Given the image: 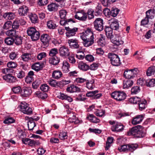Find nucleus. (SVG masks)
Segmentation results:
<instances>
[{
    "label": "nucleus",
    "instance_id": "27",
    "mask_svg": "<svg viewBox=\"0 0 155 155\" xmlns=\"http://www.w3.org/2000/svg\"><path fill=\"white\" fill-rule=\"evenodd\" d=\"M70 68V64L67 61H64L63 62L62 69L64 72L67 73L69 71V69Z\"/></svg>",
    "mask_w": 155,
    "mask_h": 155
},
{
    "label": "nucleus",
    "instance_id": "7",
    "mask_svg": "<svg viewBox=\"0 0 155 155\" xmlns=\"http://www.w3.org/2000/svg\"><path fill=\"white\" fill-rule=\"evenodd\" d=\"M81 38L94 41V34L90 29H87L80 36Z\"/></svg>",
    "mask_w": 155,
    "mask_h": 155
},
{
    "label": "nucleus",
    "instance_id": "39",
    "mask_svg": "<svg viewBox=\"0 0 155 155\" xmlns=\"http://www.w3.org/2000/svg\"><path fill=\"white\" fill-rule=\"evenodd\" d=\"M35 94L37 97L43 100L46 99L48 97L47 94L44 92L38 91L35 92Z\"/></svg>",
    "mask_w": 155,
    "mask_h": 155
},
{
    "label": "nucleus",
    "instance_id": "43",
    "mask_svg": "<svg viewBox=\"0 0 155 155\" xmlns=\"http://www.w3.org/2000/svg\"><path fill=\"white\" fill-rule=\"evenodd\" d=\"M83 41V43L84 46L86 47H88L94 43V41L89 40L86 39L81 38Z\"/></svg>",
    "mask_w": 155,
    "mask_h": 155
},
{
    "label": "nucleus",
    "instance_id": "56",
    "mask_svg": "<svg viewBox=\"0 0 155 155\" xmlns=\"http://www.w3.org/2000/svg\"><path fill=\"white\" fill-rule=\"evenodd\" d=\"M15 121V120L11 117H7L4 121L3 123L5 124H9L13 123Z\"/></svg>",
    "mask_w": 155,
    "mask_h": 155
},
{
    "label": "nucleus",
    "instance_id": "61",
    "mask_svg": "<svg viewBox=\"0 0 155 155\" xmlns=\"http://www.w3.org/2000/svg\"><path fill=\"white\" fill-rule=\"evenodd\" d=\"M140 91L139 87L135 86L133 87L131 90V92L132 94H136Z\"/></svg>",
    "mask_w": 155,
    "mask_h": 155
},
{
    "label": "nucleus",
    "instance_id": "22",
    "mask_svg": "<svg viewBox=\"0 0 155 155\" xmlns=\"http://www.w3.org/2000/svg\"><path fill=\"white\" fill-rule=\"evenodd\" d=\"M34 72L32 71H29L25 78V81L27 83H30L34 80Z\"/></svg>",
    "mask_w": 155,
    "mask_h": 155
},
{
    "label": "nucleus",
    "instance_id": "46",
    "mask_svg": "<svg viewBox=\"0 0 155 155\" xmlns=\"http://www.w3.org/2000/svg\"><path fill=\"white\" fill-rule=\"evenodd\" d=\"M41 80H40L39 79H36L32 83V87L34 89H36L41 84Z\"/></svg>",
    "mask_w": 155,
    "mask_h": 155
},
{
    "label": "nucleus",
    "instance_id": "54",
    "mask_svg": "<svg viewBox=\"0 0 155 155\" xmlns=\"http://www.w3.org/2000/svg\"><path fill=\"white\" fill-rule=\"evenodd\" d=\"M68 121L71 123H74L75 124H77L79 123V120L74 115H73L72 117H70L68 119Z\"/></svg>",
    "mask_w": 155,
    "mask_h": 155
},
{
    "label": "nucleus",
    "instance_id": "6",
    "mask_svg": "<svg viewBox=\"0 0 155 155\" xmlns=\"http://www.w3.org/2000/svg\"><path fill=\"white\" fill-rule=\"evenodd\" d=\"M103 21L101 18H96L93 22L94 28L98 31H102L104 28Z\"/></svg>",
    "mask_w": 155,
    "mask_h": 155
},
{
    "label": "nucleus",
    "instance_id": "34",
    "mask_svg": "<svg viewBox=\"0 0 155 155\" xmlns=\"http://www.w3.org/2000/svg\"><path fill=\"white\" fill-rule=\"evenodd\" d=\"M62 75V73L61 71L55 70L53 72L52 76L54 79H58L61 78Z\"/></svg>",
    "mask_w": 155,
    "mask_h": 155
},
{
    "label": "nucleus",
    "instance_id": "53",
    "mask_svg": "<svg viewBox=\"0 0 155 155\" xmlns=\"http://www.w3.org/2000/svg\"><path fill=\"white\" fill-rule=\"evenodd\" d=\"M67 13V12L64 10H60L59 11V14L61 18L63 20L66 19Z\"/></svg>",
    "mask_w": 155,
    "mask_h": 155
},
{
    "label": "nucleus",
    "instance_id": "3",
    "mask_svg": "<svg viewBox=\"0 0 155 155\" xmlns=\"http://www.w3.org/2000/svg\"><path fill=\"white\" fill-rule=\"evenodd\" d=\"M107 57L110 59L111 63L113 66H118L121 64L120 58L118 56L113 53H109Z\"/></svg>",
    "mask_w": 155,
    "mask_h": 155
},
{
    "label": "nucleus",
    "instance_id": "10",
    "mask_svg": "<svg viewBox=\"0 0 155 155\" xmlns=\"http://www.w3.org/2000/svg\"><path fill=\"white\" fill-rule=\"evenodd\" d=\"M75 18L79 20L84 21H85L87 18V14L83 10H82L80 12H77L74 15Z\"/></svg>",
    "mask_w": 155,
    "mask_h": 155
},
{
    "label": "nucleus",
    "instance_id": "51",
    "mask_svg": "<svg viewBox=\"0 0 155 155\" xmlns=\"http://www.w3.org/2000/svg\"><path fill=\"white\" fill-rule=\"evenodd\" d=\"M94 11L91 8L89 9L86 13L87 14V16L88 15V18L89 19H91L94 17Z\"/></svg>",
    "mask_w": 155,
    "mask_h": 155
},
{
    "label": "nucleus",
    "instance_id": "29",
    "mask_svg": "<svg viewBox=\"0 0 155 155\" xmlns=\"http://www.w3.org/2000/svg\"><path fill=\"white\" fill-rule=\"evenodd\" d=\"M43 67V64L42 63L40 64L39 62L36 63L32 66V69L37 71L41 70Z\"/></svg>",
    "mask_w": 155,
    "mask_h": 155
},
{
    "label": "nucleus",
    "instance_id": "60",
    "mask_svg": "<svg viewBox=\"0 0 155 155\" xmlns=\"http://www.w3.org/2000/svg\"><path fill=\"white\" fill-rule=\"evenodd\" d=\"M40 89L43 92H45L48 91L49 89V86L46 84H42L40 87Z\"/></svg>",
    "mask_w": 155,
    "mask_h": 155
},
{
    "label": "nucleus",
    "instance_id": "55",
    "mask_svg": "<svg viewBox=\"0 0 155 155\" xmlns=\"http://www.w3.org/2000/svg\"><path fill=\"white\" fill-rule=\"evenodd\" d=\"M66 132L62 131L61 132L59 135V138L61 140L67 139L68 136Z\"/></svg>",
    "mask_w": 155,
    "mask_h": 155
},
{
    "label": "nucleus",
    "instance_id": "21",
    "mask_svg": "<svg viewBox=\"0 0 155 155\" xmlns=\"http://www.w3.org/2000/svg\"><path fill=\"white\" fill-rule=\"evenodd\" d=\"M15 13L12 12H6L3 13L2 17L6 20H11L15 17Z\"/></svg>",
    "mask_w": 155,
    "mask_h": 155
},
{
    "label": "nucleus",
    "instance_id": "44",
    "mask_svg": "<svg viewBox=\"0 0 155 155\" xmlns=\"http://www.w3.org/2000/svg\"><path fill=\"white\" fill-rule=\"evenodd\" d=\"M114 138L112 137H109L107 138V140L106 142V147H105V150H107L110 146V144L113 142Z\"/></svg>",
    "mask_w": 155,
    "mask_h": 155
},
{
    "label": "nucleus",
    "instance_id": "63",
    "mask_svg": "<svg viewBox=\"0 0 155 155\" xmlns=\"http://www.w3.org/2000/svg\"><path fill=\"white\" fill-rule=\"evenodd\" d=\"M139 101H140L139 99L137 97H132L130 98L129 100V102L133 104L138 103Z\"/></svg>",
    "mask_w": 155,
    "mask_h": 155
},
{
    "label": "nucleus",
    "instance_id": "33",
    "mask_svg": "<svg viewBox=\"0 0 155 155\" xmlns=\"http://www.w3.org/2000/svg\"><path fill=\"white\" fill-rule=\"evenodd\" d=\"M110 28L112 29L117 30L119 27V25L118 22L117 20H113L111 22L110 24Z\"/></svg>",
    "mask_w": 155,
    "mask_h": 155
},
{
    "label": "nucleus",
    "instance_id": "23",
    "mask_svg": "<svg viewBox=\"0 0 155 155\" xmlns=\"http://www.w3.org/2000/svg\"><path fill=\"white\" fill-rule=\"evenodd\" d=\"M107 37L109 39L111 38L114 35H112V29L109 26H106L104 28Z\"/></svg>",
    "mask_w": 155,
    "mask_h": 155
},
{
    "label": "nucleus",
    "instance_id": "18",
    "mask_svg": "<svg viewBox=\"0 0 155 155\" xmlns=\"http://www.w3.org/2000/svg\"><path fill=\"white\" fill-rule=\"evenodd\" d=\"M3 78L6 81L10 83H14L17 81L16 78L10 74H8L3 76Z\"/></svg>",
    "mask_w": 155,
    "mask_h": 155
},
{
    "label": "nucleus",
    "instance_id": "64",
    "mask_svg": "<svg viewBox=\"0 0 155 155\" xmlns=\"http://www.w3.org/2000/svg\"><path fill=\"white\" fill-rule=\"evenodd\" d=\"M97 42L99 45L101 46H104L106 43L105 39L103 37L100 38L97 41Z\"/></svg>",
    "mask_w": 155,
    "mask_h": 155
},
{
    "label": "nucleus",
    "instance_id": "52",
    "mask_svg": "<svg viewBox=\"0 0 155 155\" xmlns=\"http://www.w3.org/2000/svg\"><path fill=\"white\" fill-rule=\"evenodd\" d=\"M154 13L152 10L150 9L146 12V17L152 19L154 17Z\"/></svg>",
    "mask_w": 155,
    "mask_h": 155
},
{
    "label": "nucleus",
    "instance_id": "8",
    "mask_svg": "<svg viewBox=\"0 0 155 155\" xmlns=\"http://www.w3.org/2000/svg\"><path fill=\"white\" fill-rule=\"evenodd\" d=\"M21 111L25 114H30L32 113V110L31 108L29 107L28 104L25 103H21L20 105Z\"/></svg>",
    "mask_w": 155,
    "mask_h": 155
},
{
    "label": "nucleus",
    "instance_id": "32",
    "mask_svg": "<svg viewBox=\"0 0 155 155\" xmlns=\"http://www.w3.org/2000/svg\"><path fill=\"white\" fill-rule=\"evenodd\" d=\"M147 101L145 100L139 101L138 104L139 105V110L141 111L145 109L147 106Z\"/></svg>",
    "mask_w": 155,
    "mask_h": 155
},
{
    "label": "nucleus",
    "instance_id": "17",
    "mask_svg": "<svg viewBox=\"0 0 155 155\" xmlns=\"http://www.w3.org/2000/svg\"><path fill=\"white\" fill-rule=\"evenodd\" d=\"M68 43L70 47L72 48L77 49L79 47L78 40L76 38L69 39Z\"/></svg>",
    "mask_w": 155,
    "mask_h": 155
},
{
    "label": "nucleus",
    "instance_id": "49",
    "mask_svg": "<svg viewBox=\"0 0 155 155\" xmlns=\"http://www.w3.org/2000/svg\"><path fill=\"white\" fill-rule=\"evenodd\" d=\"M58 51L57 48H53L51 49L49 51V55L51 57L55 56L58 53Z\"/></svg>",
    "mask_w": 155,
    "mask_h": 155
},
{
    "label": "nucleus",
    "instance_id": "37",
    "mask_svg": "<svg viewBox=\"0 0 155 155\" xmlns=\"http://www.w3.org/2000/svg\"><path fill=\"white\" fill-rule=\"evenodd\" d=\"M58 97L61 100H67L69 102H71L73 100L71 97L62 93H60V95Z\"/></svg>",
    "mask_w": 155,
    "mask_h": 155
},
{
    "label": "nucleus",
    "instance_id": "13",
    "mask_svg": "<svg viewBox=\"0 0 155 155\" xmlns=\"http://www.w3.org/2000/svg\"><path fill=\"white\" fill-rule=\"evenodd\" d=\"M59 52L61 56L64 58H67L70 54L68 48L65 46H62L60 48Z\"/></svg>",
    "mask_w": 155,
    "mask_h": 155
},
{
    "label": "nucleus",
    "instance_id": "47",
    "mask_svg": "<svg viewBox=\"0 0 155 155\" xmlns=\"http://www.w3.org/2000/svg\"><path fill=\"white\" fill-rule=\"evenodd\" d=\"M15 37L14 42L15 44L17 45H21L22 43V38L17 35Z\"/></svg>",
    "mask_w": 155,
    "mask_h": 155
},
{
    "label": "nucleus",
    "instance_id": "4",
    "mask_svg": "<svg viewBox=\"0 0 155 155\" xmlns=\"http://www.w3.org/2000/svg\"><path fill=\"white\" fill-rule=\"evenodd\" d=\"M111 97L118 101L124 100L126 97V94L123 91H117L113 92Z\"/></svg>",
    "mask_w": 155,
    "mask_h": 155
},
{
    "label": "nucleus",
    "instance_id": "57",
    "mask_svg": "<svg viewBox=\"0 0 155 155\" xmlns=\"http://www.w3.org/2000/svg\"><path fill=\"white\" fill-rule=\"evenodd\" d=\"M14 39L12 38H8L5 39V42L8 45H12L14 43Z\"/></svg>",
    "mask_w": 155,
    "mask_h": 155
},
{
    "label": "nucleus",
    "instance_id": "15",
    "mask_svg": "<svg viewBox=\"0 0 155 155\" xmlns=\"http://www.w3.org/2000/svg\"><path fill=\"white\" fill-rule=\"evenodd\" d=\"M65 29L67 32L66 33L67 37H70L75 35L76 32L77 31L78 28H70L69 27H65Z\"/></svg>",
    "mask_w": 155,
    "mask_h": 155
},
{
    "label": "nucleus",
    "instance_id": "19",
    "mask_svg": "<svg viewBox=\"0 0 155 155\" xmlns=\"http://www.w3.org/2000/svg\"><path fill=\"white\" fill-rule=\"evenodd\" d=\"M144 117L142 115H138L133 118L131 121L132 124L136 125L140 123L143 120Z\"/></svg>",
    "mask_w": 155,
    "mask_h": 155
},
{
    "label": "nucleus",
    "instance_id": "59",
    "mask_svg": "<svg viewBox=\"0 0 155 155\" xmlns=\"http://www.w3.org/2000/svg\"><path fill=\"white\" fill-rule=\"evenodd\" d=\"M20 26L19 23H18V21L16 20L14 21L13 23H12V28L14 29H18Z\"/></svg>",
    "mask_w": 155,
    "mask_h": 155
},
{
    "label": "nucleus",
    "instance_id": "24",
    "mask_svg": "<svg viewBox=\"0 0 155 155\" xmlns=\"http://www.w3.org/2000/svg\"><path fill=\"white\" fill-rule=\"evenodd\" d=\"M58 5L55 3H52L47 6L48 10L49 12H55L58 10Z\"/></svg>",
    "mask_w": 155,
    "mask_h": 155
},
{
    "label": "nucleus",
    "instance_id": "42",
    "mask_svg": "<svg viewBox=\"0 0 155 155\" xmlns=\"http://www.w3.org/2000/svg\"><path fill=\"white\" fill-rule=\"evenodd\" d=\"M28 127L29 130H32L33 128L36 126V124L32 119H29L28 122Z\"/></svg>",
    "mask_w": 155,
    "mask_h": 155
},
{
    "label": "nucleus",
    "instance_id": "38",
    "mask_svg": "<svg viewBox=\"0 0 155 155\" xmlns=\"http://www.w3.org/2000/svg\"><path fill=\"white\" fill-rule=\"evenodd\" d=\"M21 58L24 61H27L31 59V55L28 53H24L21 55Z\"/></svg>",
    "mask_w": 155,
    "mask_h": 155
},
{
    "label": "nucleus",
    "instance_id": "48",
    "mask_svg": "<svg viewBox=\"0 0 155 155\" xmlns=\"http://www.w3.org/2000/svg\"><path fill=\"white\" fill-rule=\"evenodd\" d=\"M95 15L98 16L100 15L102 13V8L101 5H98L96 7L95 9Z\"/></svg>",
    "mask_w": 155,
    "mask_h": 155
},
{
    "label": "nucleus",
    "instance_id": "25",
    "mask_svg": "<svg viewBox=\"0 0 155 155\" xmlns=\"http://www.w3.org/2000/svg\"><path fill=\"white\" fill-rule=\"evenodd\" d=\"M60 61V58L57 56L50 58L49 62L50 64L53 65H57Z\"/></svg>",
    "mask_w": 155,
    "mask_h": 155
},
{
    "label": "nucleus",
    "instance_id": "45",
    "mask_svg": "<svg viewBox=\"0 0 155 155\" xmlns=\"http://www.w3.org/2000/svg\"><path fill=\"white\" fill-rule=\"evenodd\" d=\"M48 82L50 85L52 87H57L59 86L58 83L55 80L52 79H50Z\"/></svg>",
    "mask_w": 155,
    "mask_h": 155
},
{
    "label": "nucleus",
    "instance_id": "1",
    "mask_svg": "<svg viewBox=\"0 0 155 155\" xmlns=\"http://www.w3.org/2000/svg\"><path fill=\"white\" fill-rule=\"evenodd\" d=\"M144 129L143 126L138 125L130 129L128 132V134L129 135H134L138 137H143L145 135V133L144 132Z\"/></svg>",
    "mask_w": 155,
    "mask_h": 155
},
{
    "label": "nucleus",
    "instance_id": "35",
    "mask_svg": "<svg viewBox=\"0 0 155 155\" xmlns=\"http://www.w3.org/2000/svg\"><path fill=\"white\" fill-rule=\"evenodd\" d=\"M28 16L32 23L35 24L38 22V17L35 14L31 13Z\"/></svg>",
    "mask_w": 155,
    "mask_h": 155
},
{
    "label": "nucleus",
    "instance_id": "28",
    "mask_svg": "<svg viewBox=\"0 0 155 155\" xmlns=\"http://www.w3.org/2000/svg\"><path fill=\"white\" fill-rule=\"evenodd\" d=\"M133 84V81L130 79L124 80L123 82V88H128L131 87Z\"/></svg>",
    "mask_w": 155,
    "mask_h": 155
},
{
    "label": "nucleus",
    "instance_id": "20",
    "mask_svg": "<svg viewBox=\"0 0 155 155\" xmlns=\"http://www.w3.org/2000/svg\"><path fill=\"white\" fill-rule=\"evenodd\" d=\"M28 11V8L27 6L22 5L19 8L18 13L20 16H24L27 15Z\"/></svg>",
    "mask_w": 155,
    "mask_h": 155
},
{
    "label": "nucleus",
    "instance_id": "9",
    "mask_svg": "<svg viewBox=\"0 0 155 155\" xmlns=\"http://www.w3.org/2000/svg\"><path fill=\"white\" fill-rule=\"evenodd\" d=\"M137 69L134 68L129 70L125 71L124 74V76L126 78L132 79L135 77L137 73Z\"/></svg>",
    "mask_w": 155,
    "mask_h": 155
},
{
    "label": "nucleus",
    "instance_id": "5",
    "mask_svg": "<svg viewBox=\"0 0 155 155\" xmlns=\"http://www.w3.org/2000/svg\"><path fill=\"white\" fill-rule=\"evenodd\" d=\"M41 41V45L44 48L48 47L49 45L51 38L49 35L47 34H43L41 36L40 38Z\"/></svg>",
    "mask_w": 155,
    "mask_h": 155
},
{
    "label": "nucleus",
    "instance_id": "2",
    "mask_svg": "<svg viewBox=\"0 0 155 155\" xmlns=\"http://www.w3.org/2000/svg\"><path fill=\"white\" fill-rule=\"evenodd\" d=\"M28 35L30 37L32 40L35 41L40 38V34L39 31L34 27L28 28L27 31Z\"/></svg>",
    "mask_w": 155,
    "mask_h": 155
},
{
    "label": "nucleus",
    "instance_id": "31",
    "mask_svg": "<svg viewBox=\"0 0 155 155\" xmlns=\"http://www.w3.org/2000/svg\"><path fill=\"white\" fill-rule=\"evenodd\" d=\"M146 74L148 76H150L155 74V66L152 65L147 69Z\"/></svg>",
    "mask_w": 155,
    "mask_h": 155
},
{
    "label": "nucleus",
    "instance_id": "11",
    "mask_svg": "<svg viewBox=\"0 0 155 155\" xmlns=\"http://www.w3.org/2000/svg\"><path fill=\"white\" fill-rule=\"evenodd\" d=\"M22 142L25 144H28V146L31 147H35L40 144L38 140H32L29 138H25L22 140Z\"/></svg>",
    "mask_w": 155,
    "mask_h": 155
},
{
    "label": "nucleus",
    "instance_id": "26",
    "mask_svg": "<svg viewBox=\"0 0 155 155\" xmlns=\"http://www.w3.org/2000/svg\"><path fill=\"white\" fill-rule=\"evenodd\" d=\"M78 67L80 70L84 71H86L89 69V66L83 62H79Z\"/></svg>",
    "mask_w": 155,
    "mask_h": 155
},
{
    "label": "nucleus",
    "instance_id": "12",
    "mask_svg": "<svg viewBox=\"0 0 155 155\" xmlns=\"http://www.w3.org/2000/svg\"><path fill=\"white\" fill-rule=\"evenodd\" d=\"M111 42L115 45L119 46L122 45L124 43V41L118 35H115L110 38Z\"/></svg>",
    "mask_w": 155,
    "mask_h": 155
},
{
    "label": "nucleus",
    "instance_id": "58",
    "mask_svg": "<svg viewBox=\"0 0 155 155\" xmlns=\"http://www.w3.org/2000/svg\"><path fill=\"white\" fill-rule=\"evenodd\" d=\"M138 147V145L137 144H128V149L129 151H133L136 150Z\"/></svg>",
    "mask_w": 155,
    "mask_h": 155
},
{
    "label": "nucleus",
    "instance_id": "16",
    "mask_svg": "<svg viewBox=\"0 0 155 155\" xmlns=\"http://www.w3.org/2000/svg\"><path fill=\"white\" fill-rule=\"evenodd\" d=\"M32 92L30 87H24L21 90V94L23 97H27L31 95Z\"/></svg>",
    "mask_w": 155,
    "mask_h": 155
},
{
    "label": "nucleus",
    "instance_id": "14",
    "mask_svg": "<svg viewBox=\"0 0 155 155\" xmlns=\"http://www.w3.org/2000/svg\"><path fill=\"white\" fill-rule=\"evenodd\" d=\"M124 126L121 123L117 122L115 125H113L111 127L112 131L120 132L122 131L124 129Z\"/></svg>",
    "mask_w": 155,
    "mask_h": 155
},
{
    "label": "nucleus",
    "instance_id": "36",
    "mask_svg": "<svg viewBox=\"0 0 155 155\" xmlns=\"http://www.w3.org/2000/svg\"><path fill=\"white\" fill-rule=\"evenodd\" d=\"M56 23L55 21L50 20L47 22V25L49 29H54L57 27Z\"/></svg>",
    "mask_w": 155,
    "mask_h": 155
},
{
    "label": "nucleus",
    "instance_id": "30",
    "mask_svg": "<svg viewBox=\"0 0 155 155\" xmlns=\"http://www.w3.org/2000/svg\"><path fill=\"white\" fill-rule=\"evenodd\" d=\"M86 118L91 122L94 123H98L100 122V120L94 116L93 114H90L88 115Z\"/></svg>",
    "mask_w": 155,
    "mask_h": 155
},
{
    "label": "nucleus",
    "instance_id": "50",
    "mask_svg": "<svg viewBox=\"0 0 155 155\" xmlns=\"http://www.w3.org/2000/svg\"><path fill=\"white\" fill-rule=\"evenodd\" d=\"M12 22L11 21H7L5 22L3 26L4 29L7 30L12 27Z\"/></svg>",
    "mask_w": 155,
    "mask_h": 155
},
{
    "label": "nucleus",
    "instance_id": "40",
    "mask_svg": "<svg viewBox=\"0 0 155 155\" xmlns=\"http://www.w3.org/2000/svg\"><path fill=\"white\" fill-rule=\"evenodd\" d=\"M6 34L9 36L15 37L17 35V31L15 29H12L8 30L6 32Z\"/></svg>",
    "mask_w": 155,
    "mask_h": 155
},
{
    "label": "nucleus",
    "instance_id": "62",
    "mask_svg": "<svg viewBox=\"0 0 155 155\" xmlns=\"http://www.w3.org/2000/svg\"><path fill=\"white\" fill-rule=\"evenodd\" d=\"M105 113V111L104 110H98L95 113L96 116L100 117H102L104 115Z\"/></svg>",
    "mask_w": 155,
    "mask_h": 155
},
{
    "label": "nucleus",
    "instance_id": "41",
    "mask_svg": "<svg viewBox=\"0 0 155 155\" xmlns=\"http://www.w3.org/2000/svg\"><path fill=\"white\" fill-rule=\"evenodd\" d=\"M146 85L148 87H153L155 85V79H151L146 80Z\"/></svg>",
    "mask_w": 155,
    "mask_h": 155
}]
</instances>
